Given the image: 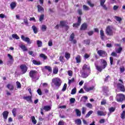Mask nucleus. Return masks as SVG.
Segmentation results:
<instances>
[{"instance_id":"a878e982","label":"nucleus","mask_w":125,"mask_h":125,"mask_svg":"<svg viewBox=\"0 0 125 125\" xmlns=\"http://www.w3.org/2000/svg\"><path fill=\"white\" fill-rule=\"evenodd\" d=\"M53 73L55 75L58 73V67L57 66H54L53 67Z\"/></svg>"},{"instance_id":"79ce46f5","label":"nucleus","mask_w":125,"mask_h":125,"mask_svg":"<svg viewBox=\"0 0 125 125\" xmlns=\"http://www.w3.org/2000/svg\"><path fill=\"white\" fill-rule=\"evenodd\" d=\"M84 43L88 45H89V44L90 43V40L87 39V40H84Z\"/></svg>"},{"instance_id":"f8f14e48","label":"nucleus","mask_w":125,"mask_h":125,"mask_svg":"<svg viewBox=\"0 0 125 125\" xmlns=\"http://www.w3.org/2000/svg\"><path fill=\"white\" fill-rule=\"evenodd\" d=\"M7 56L9 57L10 61L7 62V65H12V64H13V62L14 61V60H13V57L9 54L7 55Z\"/></svg>"},{"instance_id":"0e129e2a","label":"nucleus","mask_w":125,"mask_h":125,"mask_svg":"<svg viewBox=\"0 0 125 125\" xmlns=\"http://www.w3.org/2000/svg\"><path fill=\"white\" fill-rule=\"evenodd\" d=\"M101 6L103 7V9H104V10H108V8L106 6V5H102Z\"/></svg>"},{"instance_id":"49530a36","label":"nucleus","mask_w":125,"mask_h":125,"mask_svg":"<svg viewBox=\"0 0 125 125\" xmlns=\"http://www.w3.org/2000/svg\"><path fill=\"white\" fill-rule=\"evenodd\" d=\"M115 18L116 20L117 21H118V22H121V21H122V18H121L120 17L115 16Z\"/></svg>"},{"instance_id":"774afa93","label":"nucleus","mask_w":125,"mask_h":125,"mask_svg":"<svg viewBox=\"0 0 125 125\" xmlns=\"http://www.w3.org/2000/svg\"><path fill=\"white\" fill-rule=\"evenodd\" d=\"M48 44L49 45V46H52L53 43H52V40H50L48 42Z\"/></svg>"},{"instance_id":"e2e57ef3","label":"nucleus","mask_w":125,"mask_h":125,"mask_svg":"<svg viewBox=\"0 0 125 125\" xmlns=\"http://www.w3.org/2000/svg\"><path fill=\"white\" fill-rule=\"evenodd\" d=\"M33 53H34V52L33 51H29L28 52V54H29V55H32L33 57H35V54H33Z\"/></svg>"},{"instance_id":"ea45409f","label":"nucleus","mask_w":125,"mask_h":125,"mask_svg":"<svg viewBox=\"0 0 125 125\" xmlns=\"http://www.w3.org/2000/svg\"><path fill=\"white\" fill-rule=\"evenodd\" d=\"M115 110H116V108L113 107H111L110 108H109L110 114H111V113H113V112H115Z\"/></svg>"},{"instance_id":"473e14b6","label":"nucleus","mask_w":125,"mask_h":125,"mask_svg":"<svg viewBox=\"0 0 125 125\" xmlns=\"http://www.w3.org/2000/svg\"><path fill=\"white\" fill-rule=\"evenodd\" d=\"M65 57L66 59H70V57H71V54H70V53H68L67 52H66L65 53Z\"/></svg>"},{"instance_id":"7c9ffc66","label":"nucleus","mask_w":125,"mask_h":125,"mask_svg":"<svg viewBox=\"0 0 125 125\" xmlns=\"http://www.w3.org/2000/svg\"><path fill=\"white\" fill-rule=\"evenodd\" d=\"M37 43L38 47H42V41L38 40Z\"/></svg>"},{"instance_id":"b1692460","label":"nucleus","mask_w":125,"mask_h":125,"mask_svg":"<svg viewBox=\"0 0 125 125\" xmlns=\"http://www.w3.org/2000/svg\"><path fill=\"white\" fill-rule=\"evenodd\" d=\"M10 5L11 9L13 10L15 7H16V2H12Z\"/></svg>"},{"instance_id":"c9c22d12","label":"nucleus","mask_w":125,"mask_h":125,"mask_svg":"<svg viewBox=\"0 0 125 125\" xmlns=\"http://www.w3.org/2000/svg\"><path fill=\"white\" fill-rule=\"evenodd\" d=\"M31 118L33 124H34V125H36V124H37V120H36L35 116H31Z\"/></svg>"},{"instance_id":"c756f323","label":"nucleus","mask_w":125,"mask_h":125,"mask_svg":"<svg viewBox=\"0 0 125 125\" xmlns=\"http://www.w3.org/2000/svg\"><path fill=\"white\" fill-rule=\"evenodd\" d=\"M100 35H101V39L102 40H104V31H103V30H100Z\"/></svg>"},{"instance_id":"7ed1b4c3","label":"nucleus","mask_w":125,"mask_h":125,"mask_svg":"<svg viewBox=\"0 0 125 125\" xmlns=\"http://www.w3.org/2000/svg\"><path fill=\"white\" fill-rule=\"evenodd\" d=\"M52 83L54 84L56 88L58 89L60 87L61 83H62V81H61V80L59 78H55L52 80Z\"/></svg>"},{"instance_id":"6e6552de","label":"nucleus","mask_w":125,"mask_h":125,"mask_svg":"<svg viewBox=\"0 0 125 125\" xmlns=\"http://www.w3.org/2000/svg\"><path fill=\"white\" fill-rule=\"evenodd\" d=\"M21 39L23 42H27L28 44H31L32 43V42H31V40L30 38L28 37H25L24 35H21Z\"/></svg>"},{"instance_id":"a19ab883","label":"nucleus","mask_w":125,"mask_h":125,"mask_svg":"<svg viewBox=\"0 0 125 125\" xmlns=\"http://www.w3.org/2000/svg\"><path fill=\"white\" fill-rule=\"evenodd\" d=\"M92 113H93V111L92 110H90L87 114L85 116V118H88V117H89V116H90V115H91V114H92Z\"/></svg>"},{"instance_id":"cd10ccee","label":"nucleus","mask_w":125,"mask_h":125,"mask_svg":"<svg viewBox=\"0 0 125 125\" xmlns=\"http://www.w3.org/2000/svg\"><path fill=\"white\" fill-rule=\"evenodd\" d=\"M32 30H33V32L34 33V34H37L38 33V28H37V27H36V26L35 25H33L32 27Z\"/></svg>"},{"instance_id":"5701e85b","label":"nucleus","mask_w":125,"mask_h":125,"mask_svg":"<svg viewBox=\"0 0 125 125\" xmlns=\"http://www.w3.org/2000/svg\"><path fill=\"white\" fill-rule=\"evenodd\" d=\"M20 47L22 49L23 51H28V48H27V47L24 45H21L20 46Z\"/></svg>"},{"instance_id":"72a5a7b5","label":"nucleus","mask_w":125,"mask_h":125,"mask_svg":"<svg viewBox=\"0 0 125 125\" xmlns=\"http://www.w3.org/2000/svg\"><path fill=\"white\" fill-rule=\"evenodd\" d=\"M75 124H77L78 125H82V120L80 119H77L75 121Z\"/></svg>"},{"instance_id":"052dcab7","label":"nucleus","mask_w":125,"mask_h":125,"mask_svg":"<svg viewBox=\"0 0 125 125\" xmlns=\"http://www.w3.org/2000/svg\"><path fill=\"white\" fill-rule=\"evenodd\" d=\"M60 25L62 27H65L66 23L64 21H60Z\"/></svg>"},{"instance_id":"bb28decb","label":"nucleus","mask_w":125,"mask_h":125,"mask_svg":"<svg viewBox=\"0 0 125 125\" xmlns=\"http://www.w3.org/2000/svg\"><path fill=\"white\" fill-rule=\"evenodd\" d=\"M75 59L76 60V62L77 63H81V56L78 55L76 57Z\"/></svg>"},{"instance_id":"1a4fd4ad","label":"nucleus","mask_w":125,"mask_h":125,"mask_svg":"<svg viewBox=\"0 0 125 125\" xmlns=\"http://www.w3.org/2000/svg\"><path fill=\"white\" fill-rule=\"evenodd\" d=\"M81 23H82V18L79 17L78 19L77 23H73V27L78 28L81 26Z\"/></svg>"},{"instance_id":"4c0bfd02","label":"nucleus","mask_w":125,"mask_h":125,"mask_svg":"<svg viewBox=\"0 0 125 125\" xmlns=\"http://www.w3.org/2000/svg\"><path fill=\"white\" fill-rule=\"evenodd\" d=\"M32 62L33 64H34V65H41V62H38L35 60L32 61Z\"/></svg>"},{"instance_id":"393cba45","label":"nucleus","mask_w":125,"mask_h":125,"mask_svg":"<svg viewBox=\"0 0 125 125\" xmlns=\"http://www.w3.org/2000/svg\"><path fill=\"white\" fill-rule=\"evenodd\" d=\"M6 87L9 89V90H13L14 89V86L11 84H8Z\"/></svg>"},{"instance_id":"6e6d98bb","label":"nucleus","mask_w":125,"mask_h":125,"mask_svg":"<svg viewBox=\"0 0 125 125\" xmlns=\"http://www.w3.org/2000/svg\"><path fill=\"white\" fill-rule=\"evenodd\" d=\"M76 92H77V89H76V88H73L71 90V94H72V95L76 94Z\"/></svg>"},{"instance_id":"69168bd1","label":"nucleus","mask_w":125,"mask_h":125,"mask_svg":"<svg viewBox=\"0 0 125 125\" xmlns=\"http://www.w3.org/2000/svg\"><path fill=\"white\" fill-rule=\"evenodd\" d=\"M77 12L78 13L79 15H83V11H82V9H79L77 11Z\"/></svg>"},{"instance_id":"e433bc0d","label":"nucleus","mask_w":125,"mask_h":125,"mask_svg":"<svg viewBox=\"0 0 125 125\" xmlns=\"http://www.w3.org/2000/svg\"><path fill=\"white\" fill-rule=\"evenodd\" d=\"M40 57L41 58H43V59H44V60L47 59V56H46L45 55H44L43 54H40Z\"/></svg>"},{"instance_id":"f3484780","label":"nucleus","mask_w":125,"mask_h":125,"mask_svg":"<svg viewBox=\"0 0 125 125\" xmlns=\"http://www.w3.org/2000/svg\"><path fill=\"white\" fill-rule=\"evenodd\" d=\"M8 114H9V112L7 111H5L2 113V116L3 117V119L5 120H7V118L8 117Z\"/></svg>"},{"instance_id":"ddd939ff","label":"nucleus","mask_w":125,"mask_h":125,"mask_svg":"<svg viewBox=\"0 0 125 125\" xmlns=\"http://www.w3.org/2000/svg\"><path fill=\"white\" fill-rule=\"evenodd\" d=\"M75 39V34L74 33H72V34L70 35L69 38V41L72 42L73 43L76 44L77 43V40Z\"/></svg>"},{"instance_id":"9d476101","label":"nucleus","mask_w":125,"mask_h":125,"mask_svg":"<svg viewBox=\"0 0 125 125\" xmlns=\"http://www.w3.org/2000/svg\"><path fill=\"white\" fill-rule=\"evenodd\" d=\"M98 54L99 56H101L102 57H105V56H107V53L105 51L102 50H99L97 51Z\"/></svg>"},{"instance_id":"680f3d73","label":"nucleus","mask_w":125,"mask_h":125,"mask_svg":"<svg viewBox=\"0 0 125 125\" xmlns=\"http://www.w3.org/2000/svg\"><path fill=\"white\" fill-rule=\"evenodd\" d=\"M16 84H17L18 88H21V83H20L19 82H17Z\"/></svg>"},{"instance_id":"a211bd4d","label":"nucleus","mask_w":125,"mask_h":125,"mask_svg":"<svg viewBox=\"0 0 125 125\" xmlns=\"http://www.w3.org/2000/svg\"><path fill=\"white\" fill-rule=\"evenodd\" d=\"M89 70H90V67L86 64H84L81 71H89Z\"/></svg>"},{"instance_id":"bf43d9fd","label":"nucleus","mask_w":125,"mask_h":125,"mask_svg":"<svg viewBox=\"0 0 125 125\" xmlns=\"http://www.w3.org/2000/svg\"><path fill=\"white\" fill-rule=\"evenodd\" d=\"M74 81H75L74 78H72L71 80H68V84H71V83H74Z\"/></svg>"},{"instance_id":"3c124183","label":"nucleus","mask_w":125,"mask_h":125,"mask_svg":"<svg viewBox=\"0 0 125 125\" xmlns=\"http://www.w3.org/2000/svg\"><path fill=\"white\" fill-rule=\"evenodd\" d=\"M12 38H13V39H16V40H19L20 39L19 36H17V34H13Z\"/></svg>"},{"instance_id":"338daca9","label":"nucleus","mask_w":125,"mask_h":125,"mask_svg":"<svg viewBox=\"0 0 125 125\" xmlns=\"http://www.w3.org/2000/svg\"><path fill=\"white\" fill-rule=\"evenodd\" d=\"M106 0H100V5H103L105 3Z\"/></svg>"},{"instance_id":"09e8293b","label":"nucleus","mask_w":125,"mask_h":125,"mask_svg":"<svg viewBox=\"0 0 125 125\" xmlns=\"http://www.w3.org/2000/svg\"><path fill=\"white\" fill-rule=\"evenodd\" d=\"M107 101L105 99H103L102 101L101 102V105H105L106 104Z\"/></svg>"},{"instance_id":"58836bf2","label":"nucleus","mask_w":125,"mask_h":125,"mask_svg":"<svg viewBox=\"0 0 125 125\" xmlns=\"http://www.w3.org/2000/svg\"><path fill=\"white\" fill-rule=\"evenodd\" d=\"M75 111L76 112L77 116H78V117H81V111H80V110H79L78 109H76L75 110Z\"/></svg>"},{"instance_id":"603ef678","label":"nucleus","mask_w":125,"mask_h":125,"mask_svg":"<svg viewBox=\"0 0 125 125\" xmlns=\"http://www.w3.org/2000/svg\"><path fill=\"white\" fill-rule=\"evenodd\" d=\"M66 89H67V84L66 83H64L62 91H65Z\"/></svg>"},{"instance_id":"0eeeda50","label":"nucleus","mask_w":125,"mask_h":125,"mask_svg":"<svg viewBox=\"0 0 125 125\" xmlns=\"http://www.w3.org/2000/svg\"><path fill=\"white\" fill-rule=\"evenodd\" d=\"M105 33L107 36H113L114 32H113V29L110 26L106 27Z\"/></svg>"},{"instance_id":"f704fd0d","label":"nucleus","mask_w":125,"mask_h":125,"mask_svg":"<svg viewBox=\"0 0 125 125\" xmlns=\"http://www.w3.org/2000/svg\"><path fill=\"white\" fill-rule=\"evenodd\" d=\"M43 19H44V15H41L39 18V21L40 22H42V21H43Z\"/></svg>"},{"instance_id":"864d4df0","label":"nucleus","mask_w":125,"mask_h":125,"mask_svg":"<svg viewBox=\"0 0 125 125\" xmlns=\"http://www.w3.org/2000/svg\"><path fill=\"white\" fill-rule=\"evenodd\" d=\"M86 107H87L88 108H89L90 109H91V108H92L93 107L92 104H91L90 103H87L86 104Z\"/></svg>"},{"instance_id":"4d7b16f0","label":"nucleus","mask_w":125,"mask_h":125,"mask_svg":"<svg viewBox=\"0 0 125 125\" xmlns=\"http://www.w3.org/2000/svg\"><path fill=\"white\" fill-rule=\"evenodd\" d=\"M75 101H76V99L74 98H71L70 99V102L71 103V104L75 103Z\"/></svg>"},{"instance_id":"8fccbe9b","label":"nucleus","mask_w":125,"mask_h":125,"mask_svg":"<svg viewBox=\"0 0 125 125\" xmlns=\"http://www.w3.org/2000/svg\"><path fill=\"white\" fill-rule=\"evenodd\" d=\"M46 25H42V31H43V32H44L45 31H46Z\"/></svg>"},{"instance_id":"2f4dec72","label":"nucleus","mask_w":125,"mask_h":125,"mask_svg":"<svg viewBox=\"0 0 125 125\" xmlns=\"http://www.w3.org/2000/svg\"><path fill=\"white\" fill-rule=\"evenodd\" d=\"M122 50H123V48L122 47H119V48L118 49H115V51L116 52V53H118V54H120L122 52Z\"/></svg>"},{"instance_id":"f03ea898","label":"nucleus","mask_w":125,"mask_h":125,"mask_svg":"<svg viewBox=\"0 0 125 125\" xmlns=\"http://www.w3.org/2000/svg\"><path fill=\"white\" fill-rule=\"evenodd\" d=\"M29 76L32 79V82H37L39 80V77H37V75H38V71L36 70H32L29 73Z\"/></svg>"},{"instance_id":"aec40b11","label":"nucleus","mask_w":125,"mask_h":125,"mask_svg":"<svg viewBox=\"0 0 125 125\" xmlns=\"http://www.w3.org/2000/svg\"><path fill=\"white\" fill-rule=\"evenodd\" d=\"M87 29V24L85 23H83L80 28L81 30H86Z\"/></svg>"},{"instance_id":"de8ad7c7","label":"nucleus","mask_w":125,"mask_h":125,"mask_svg":"<svg viewBox=\"0 0 125 125\" xmlns=\"http://www.w3.org/2000/svg\"><path fill=\"white\" fill-rule=\"evenodd\" d=\"M23 21L24 24H25L26 26H28V25H29V22H28V20L27 19V18H25L23 19Z\"/></svg>"},{"instance_id":"39448f33","label":"nucleus","mask_w":125,"mask_h":125,"mask_svg":"<svg viewBox=\"0 0 125 125\" xmlns=\"http://www.w3.org/2000/svg\"><path fill=\"white\" fill-rule=\"evenodd\" d=\"M116 100L118 102H123L125 100V96L124 94H119L117 95Z\"/></svg>"},{"instance_id":"4468645a","label":"nucleus","mask_w":125,"mask_h":125,"mask_svg":"<svg viewBox=\"0 0 125 125\" xmlns=\"http://www.w3.org/2000/svg\"><path fill=\"white\" fill-rule=\"evenodd\" d=\"M32 96H24L23 97V99L24 100H26L27 102H30V103H32L33 102V100H32Z\"/></svg>"},{"instance_id":"a18cd8bd","label":"nucleus","mask_w":125,"mask_h":125,"mask_svg":"<svg viewBox=\"0 0 125 125\" xmlns=\"http://www.w3.org/2000/svg\"><path fill=\"white\" fill-rule=\"evenodd\" d=\"M83 9L85 11L89 10V7H88L85 5H83Z\"/></svg>"},{"instance_id":"dca6fc26","label":"nucleus","mask_w":125,"mask_h":125,"mask_svg":"<svg viewBox=\"0 0 125 125\" xmlns=\"http://www.w3.org/2000/svg\"><path fill=\"white\" fill-rule=\"evenodd\" d=\"M42 109L46 112H48V111H50V110H51V107L49 105H45L42 107Z\"/></svg>"},{"instance_id":"412c9836","label":"nucleus","mask_w":125,"mask_h":125,"mask_svg":"<svg viewBox=\"0 0 125 125\" xmlns=\"http://www.w3.org/2000/svg\"><path fill=\"white\" fill-rule=\"evenodd\" d=\"M37 8H38V12H42V11L43 12V11H44V9L43 8V7H42L40 5H38L37 6Z\"/></svg>"},{"instance_id":"c03bdc74","label":"nucleus","mask_w":125,"mask_h":125,"mask_svg":"<svg viewBox=\"0 0 125 125\" xmlns=\"http://www.w3.org/2000/svg\"><path fill=\"white\" fill-rule=\"evenodd\" d=\"M103 90L104 91V92H107L108 91V87L106 86H104L103 87Z\"/></svg>"},{"instance_id":"13d9d810","label":"nucleus","mask_w":125,"mask_h":125,"mask_svg":"<svg viewBox=\"0 0 125 125\" xmlns=\"http://www.w3.org/2000/svg\"><path fill=\"white\" fill-rule=\"evenodd\" d=\"M121 119H125V111H123L121 114Z\"/></svg>"},{"instance_id":"c85d7f7f","label":"nucleus","mask_w":125,"mask_h":125,"mask_svg":"<svg viewBox=\"0 0 125 125\" xmlns=\"http://www.w3.org/2000/svg\"><path fill=\"white\" fill-rule=\"evenodd\" d=\"M87 3L88 4L89 6H90V7H93L94 6V4L92 3L91 0H87Z\"/></svg>"},{"instance_id":"5fc2aeb1","label":"nucleus","mask_w":125,"mask_h":125,"mask_svg":"<svg viewBox=\"0 0 125 125\" xmlns=\"http://www.w3.org/2000/svg\"><path fill=\"white\" fill-rule=\"evenodd\" d=\"M86 112V108L83 107L82 108V114L83 115H84L85 114V112Z\"/></svg>"},{"instance_id":"20e7f679","label":"nucleus","mask_w":125,"mask_h":125,"mask_svg":"<svg viewBox=\"0 0 125 125\" xmlns=\"http://www.w3.org/2000/svg\"><path fill=\"white\" fill-rule=\"evenodd\" d=\"M20 68L21 70V75H24V74H26V73H27V71H28V67H27V65L22 64L20 65Z\"/></svg>"},{"instance_id":"423d86ee","label":"nucleus","mask_w":125,"mask_h":125,"mask_svg":"<svg viewBox=\"0 0 125 125\" xmlns=\"http://www.w3.org/2000/svg\"><path fill=\"white\" fill-rule=\"evenodd\" d=\"M81 77L83 79H86L90 74V70L87 71H81Z\"/></svg>"},{"instance_id":"37998d69","label":"nucleus","mask_w":125,"mask_h":125,"mask_svg":"<svg viewBox=\"0 0 125 125\" xmlns=\"http://www.w3.org/2000/svg\"><path fill=\"white\" fill-rule=\"evenodd\" d=\"M16 111H17V109L16 108H14L12 110V113L14 116V117H16Z\"/></svg>"},{"instance_id":"9b49d317","label":"nucleus","mask_w":125,"mask_h":125,"mask_svg":"<svg viewBox=\"0 0 125 125\" xmlns=\"http://www.w3.org/2000/svg\"><path fill=\"white\" fill-rule=\"evenodd\" d=\"M117 86L118 89H120V91H123V92H125V86H124V84L121 83H118Z\"/></svg>"},{"instance_id":"2eb2a0df","label":"nucleus","mask_w":125,"mask_h":125,"mask_svg":"<svg viewBox=\"0 0 125 125\" xmlns=\"http://www.w3.org/2000/svg\"><path fill=\"white\" fill-rule=\"evenodd\" d=\"M83 89H84V90H85V91L88 92V91H90V90H93V89H94V86H92L91 87H88L87 86H86V85H84L83 86Z\"/></svg>"},{"instance_id":"f257e3e1","label":"nucleus","mask_w":125,"mask_h":125,"mask_svg":"<svg viewBox=\"0 0 125 125\" xmlns=\"http://www.w3.org/2000/svg\"><path fill=\"white\" fill-rule=\"evenodd\" d=\"M101 64L102 65L101 66H99L97 64H95V66L96 68V69L97 70V71H98V72H102V70L105 69V68H106V67H107V62L106 61V60H104V59H101Z\"/></svg>"},{"instance_id":"4be33fe9","label":"nucleus","mask_w":125,"mask_h":125,"mask_svg":"<svg viewBox=\"0 0 125 125\" xmlns=\"http://www.w3.org/2000/svg\"><path fill=\"white\" fill-rule=\"evenodd\" d=\"M45 70H47L48 72L51 73L52 72V68H51L50 66L46 65L44 67Z\"/></svg>"},{"instance_id":"6ab92c4d","label":"nucleus","mask_w":125,"mask_h":125,"mask_svg":"<svg viewBox=\"0 0 125 125\" xmlns=\"http://www.w3.org/2000/svg\"><path fill=\"white\" fill-rule=\"evenodd\" d=\"M107 112H104L100 110L97 111L98 116H106Z\"/></svg>"}]
</instances>
